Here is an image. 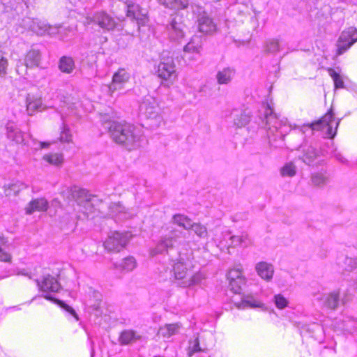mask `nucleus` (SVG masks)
<instances>
[{
	"label": "nucleus",
	"instance_id": "nucleus-39",
	"mask_svg": "<svg viewBox=\"0 0 357 357\" xmlns=\"http://www.w3.org/2000/svg\"><path fill=\"white\" fill-rule=\"evenodd\" d=\"M280 50V43L276 39H272L266 43V51L269 53H275Z\"/></svg>",
	"mask_w": 357,
	"mask_h": 357
},
{
	"label": "nucleus",
	"instance_id": "nucleus-30",
	"mask_svg": "<svg viewBox=\"0 0 357 357\" xmlns=\"http://www.w3.org/2000/svg\"><path fill=\"white\" fill-rule=\"evenodd\" d=\"M174 221L178 225L189 229L192 227V220L187 216L181 214H176L173 216Z\"/></svg>",
	"mask_w": 357,
	"mask_h": 357
},
{
	"label": "nucleus",
	"instance_id": "nucleus-5",
	"mask_svg": "<svg viewBox=\"0 0 357 357\" xmlns=\"http://www.w3.org/2000/svg\"><path fill=\"white\" fill-rule=\"evenodd\" d=\"M357 42V29L350 26L343 30L337 41L336 55L345 53L354 43Z\"/></svg>",
	"mask_w": 357,
	"mask_h": 357
},
{
	"label": "nucleus",
	"instance_id": "nucleus-45",
	"mask_svg": "<svg viewBox=\"0 0 357 357\" xmlns=\"http://www.w3.org/2000/svg\"><path fill=\"white\" fill-rule=\"evenodd\" d=\"M11 255L0 248V261L3 262H10Z\"/></svg>",
	"mask_w": 357,
	"mask_h": 357
},
{
	"label": "nucleus",
	"instance_id": "nucleus-38",
	"mask_svg": "<svg viewBox=\"0 0 357 357\" xmlns=\"http://www.w3.org/2000/svg\"><path fill=\"white\" fill-rule=\"evenodd\" d=\"M274 301L275 306L280 310L285 308L289 303L288 300L282 294L275 295Z\"/></svg>",
	"mask_w": 357,
	"mask_h": 357
},
{
	"label": "nucleus",
	"instance_id": "nucleus-4",
	"mask_svg": "<svg viewBox=\"0 0 357 357\" xmlns=\"http://www.w3.org/2000/svg\"><path fill=\"white\" fill-rule=\"evenodd\" d=\"M155 74L160 80L161 84L165 86L173 84L178 77L173 57H162L155 68Z\"/></svg>",
	"mask_w": 357,
	"mask_h": 357
},
{
	"label": "nucleus",
	"instance_id": "nucleus-29",
	"mask_svg": "<svg viewBox=\"0 0 357 357\" xmlns=\"http://www.w3.org/2000/svg\"><path fill=\"white\" fill-rule=\"evenodd\" d=\"M311 180L314 185L321 187L326 183L328 177L326 172H315L312 174Z\"/></svg>",
	"mask_w": 357,
	"mask_h": 357
},
{
	"label": "nucleus",
	"instance_id": "nucleus-8",
	"mask_svg": "<svg viewBox=\"0 0 357 357\" xmlns=\"http://www.w3.org/2000/svg\"><path fill=\"white\" fill-rule=\"evenodd\" d=\"M130 74L124 68H120L112 76L111 83L109 84V91L112 95L116 91L121 89L129 82Z\"/></svg>",
	"mask_w": 357,
	"mask_h": 357
},
{
	"label": "nucleus",
	"instance_id": "nucleus-21",
	"mask_svg": "<svg viewBox=\"0 0 357 357\" xmlns=\"http://www.w3.org/2000/svg\"><path fill=\"white\" fill-rule=\"evenodd\" d=\"M181 327V324L179 323L167 324L159 328L158 334L164 337H169L177 333Z\"/></svg>",
	"mask_w": 357,
	"mask_h": 357
},
{
	"label": "nucleus",
	"instance_id": "nucleus-10",
	"mask_svg": "<svg viewBox=\"0 0 357 357\" xmlns=\"http://www.w3.org/2000/svg\"><path fill=\"white\" fill-rule=\"evenodd\" d=\"M89 20V22H94L102 29L109 31L116 26L115 20L107 13L103 10L98 11Z\"/></svg>",
	"mask_w": 357,
	"mask_h": 357
},
{
	"label": "nucleus",
	"instance_id": "nucleus-46",
	"mask_svg": "<svg viewBox=\"0 0 357 357\" xmlns=\"http://www.w3.org/2000/svg\"><path fill=\"white\" fill-rule=\"evenodd\" d=\"M273 109L270 106V105L266 104L265 106V112L264 115L266 118H268L269 116H271L273 114Z\"/></svg>",
	"mask_w": 357,
	"mask_h": 357
},
{
	"label": "nucleus",
	"instance_id": "nucleus-1",
	"mask_svg": "<svg viewBox=\"0 0 357 357\" xmlns=\"http://www.w3.org/2000/svg\"><path fill=\"white\" fill-rule=\"evenodd\" d=\"M108 132L113 141L129 151L140 147L141 135L136 126L126 121L111 123Z\"/></svg>",
	"mask_w": 357,
	"mask_h": 357
},
{
	"label": "nucleus",
	"instance_id": "nucleus-12",
	"mask_svg": "<svg viewBox=\"0 0 357 357\" xmlns=\"http://www.w3.org/2000/svg\"><path fill=\"white\" fill-rule=\"evenodd\" d=\"M142 113L147 119H155L160 115L158 103L153 98L146 99L140 106Z\"/></svg>",
	"mask_w": 357,
	"mask_h": 357
},
{
	"label": "nucleus",
	"instance_id": "nucleus-42",
	"mask_svg": "<svg viewBox=\"0 0 357 357\" xmlns=\"http://www.w3.org/2000/svg\"><path fill=\"white\" fill-rule=\"evenodd\" d=\"M247 238V236L243 235H235L231 236V246L237 247L241 245L245 240Z\"/></svg>",
	"mask_w": 357,
	"mask_h": 357
},
{
	"label": "nucleus",
	"instance_id": "nucleus-28",
	"mask_svg": "<svg viewBox=\"0 0 357 357\" xmlns=\"http://www.w3.org/2000/svg\"><path fill=\"white\" fill-rule=\"evenodd\" d=\"M137 266V262L133 257H127L124 258L119 264L118 267L123 271H131Z\"/></svg>",
	"mask_w": 357,
	"mask_h": 357
},
{
	"label": "nucleus",
	"instance_id": "nucleus-2",
	"mask_svg": "<svg viewBox=\"0 0 357 357\" xmlns=\"http://www.w3.org/2000/svg\"><path fill=\"white\" fill-rule=\"evenodd\" d=\"M174 280L178 285L188 287L196 284L199 278L194 271V265L191 260L179 258L172 266V270Z\"/></svg>",
	"mask_w": 357,
	"mask_h": 357
},
{
	"label": "nucleus",
	"instance_id": "nucleus-11",
	"mask_svg": "<svg viewBox=\"0 0 357 357\" xmlns=\"http://www.w3.org/2000/svg\"><path fill=\"white\" fill-rule=\"evenodd\" d=\"M197 31L205 36H211L218 31L217 24L208 15H202L197 20Z\"/></svg>",
	"mask_w": 357,
	"mask_h": 357
},
{
	"label": "nucleus",
	"instance_id": "nucleus-31",
	"mask_svg": "<svg viewBox=\"0 0 357 357\" xmlns=\"http://www.w3.org/2000/svg\"><path fill=\"white\" fill-rule=\"evenodd\" d=\"M233 70L229 68L219 71L217 79L219 84H227L231 79Z\"/></svg>",
	"mask_w": 357,
	"mask_h": 357
},
{
	"label": "nucleus",
	"instance_id": "nucleus-20",
	"mask_svg": "<svg viewBox=\"0 0 357 357\" xmlns=\"http://www.w3.org/2000/svg\"><path fill=\"white\" fill-rule=\"evenodd\" d=\"M340 296V293L338 290L330 292L324 298V306L330 310H335L339 304Z\"/></svg>",
	"mask_w": 357,
	"mask_h": 357
},
{
	"label": "nucleus",
	"instance_id": "nucleus-37",
	"mask_svg": "<svg viewBox=\"0 0 357 357\" xmlns=\"http://www.w3.org/2000/svg\"><path fill=\"white\" fill-rule=\"evenodd\" d=\"M317 153L313 148L307 149L303 155V160L307 164L312 163L317 157Z\"/></svg>",
	"mask_w": 357,
	"mask_h": 357
},
{
	"label": "nucleus",
	"instance_id": "nucleus-33",
	"mask_svg": "<svg viewBox=\"0 0 357 357\" xmlns=\"http://www.w3.org/2000/svg\"><path fill=\"white\" fill-rule=\"evenodd\" d=\"M8 138L16 144H22L24 142L23 132L20 130H11L8 132Z\"/></svg>",
	"mask_w": 357,
	"mask_h": 357
},
{
	"label": "nucleus",
	"instance_id": "nucleus-19",
	"mask_svg": "<svg viewBox=\"0 0 357 357\" xmlns=\"http://www.w3.org/2000/svg\"><path fill=\"white\" fill-rule=\"evenodd\" d=\"M59 69L64 73L70 74L73 73L75 68V63L73 57L69 56H62L59 61Z\"/></svg>",
	"mask_w": 357,
	"mask_h": 357
},
{
	"label": "nucleus",
	"instance_id": "nucleus-35",
	"mask_svg": "<svg viewBox=\"0 0 357 357\" xmlns=\"http://www.w3.org/2000/svg\"><path fill=\"white\" fill-rule=\"evenodd\" d=\"M280 173L282 176L292 177L296 173V169L293 162L285 164L280 169Z\"/></svg>",
	"mask_w": 357,
	"mask_h": 357
},
{
	"label": "nucleus",
	"instance_id": "nucleus-14",
	"mask_svg": "<svg viewBox=\"0 0 357 357\" xmlns=\"http://www.w3.org/2000/svg\"><path fill=\"white\" fill-rule=\"evenodd\" d=\"M41 53L40 50L31 49L24 55V62L26 68H34L40 66Z\"/></svg>",
	"mask_w": 357,
	"mask_h": 357
},
{
	"label": "nucleus",
	"instance_id": "nucleus-3",
	"mask_svg": "<svg viewBox=\"0 0 357 357\" xmlns=\"http://www.w3.org/2000/svg\"><path fill=\"white\" fill-rule=\"evenodd\" d=\"M339 121L335 118L333 107H331L319 119L306 124L312 130L321 131L325 137L333 139L337 133Z\"/></svg>",
	"mask_w": 357,
	"mask_h": 357
},
{
	"label": "nucleus",
	"instance_id": "nucleus-40",
	"mask_svg": "<svg viewBox=\"0 0 357 357\" xmlns=\"http://www.w3.org/2000/svg\"><path fill=\"white\" fill-rule=\"evenodd\" d=\"M190 229H192L195 233L199 237H205L207 236L206 228L199 224H192Z\"/></svg>",
	"mask_w": 357,
	"mask_h": 357
},
{
	"label": "nucleus",
	"instance_id": "nucleus-27",
	"mask_svg": "<svg viewBox=\"0 0 357 357\" xmlns=\"http://www.w3.org/2000/svg\"><path fill=\"white\" fill-rule=\"evenodd\" d=\"M44 298L48 301H52L54 303L57 304L61 308H63L64 310H66V312L70 313L71 315H73L76 319H78V316H77L76 312L75 311V310L70 305L65 303L63 301H62L58 298H54L50 295H45Z\"/></svg>",
	"mask_w": 357,
	"mask_h": 357
},
{
	"label": "nucleus",
	"instance_id": "nucleus-36",
	"mask_svg": "<svg viewBox=\"0 0 357 357\" xmlns=\"http://www.w3.org/2000/svg\"><path fill=\"white\" fill-rule=\"evenodd\" d=\"M250 120V115L243 112L234 119V123L239 128L246 126Z\"/></svg>",
	"mask_w": 357,
	"mask_h": 357
},
{
	"label": "nucleus",
	"instance_id": "nucleus-7",
	"mask_svg": "<svg viewBox=\"0 0 357 357\" xmlns=\"http://www.w3.org/2000/svg\"><path fill=\"white\" fill-rule=\"evenodd\" d=\"M227 280L231 290L235 294L239 293L246 282V279L243 275L241 268H231L227 273Z\"/></svg>",
	"mask_w": 357,
	"mask_h": 357
},
{
	"label": "nucleus",
	"instance_id": "nucleus-47",
	"mask_svg": "<svg viewBox=\"0 0 357 357\" xmlns=\"http://www.w3.org/2000/svg\"><path fill=\"white\" fill-rule=\"evenodd\" d=\"M40 146L41 149H45L50 146V143L45 142H40Z\"/></svg>",
	"mask_w": 357,
	"mask_h": 357
},
{
	"label": "nucleus",
	"instance_id": "nucleus-9",
	"mask_svg": "<svg viewBox=\"0 0 357 357\" xmlns=\"http://www.w3.org/2000/svg\"><path fill=\"white\" fill-rule=\"evenodd\" d=\"M126 16L135 20L139 25H144L148 22V16L145 12L138 4L132 1H128L126 2Z\"/></svg>",
	"mask_w": 357,
	"mask_h": 357
},
{
	"label": "nucleus",
	"instance_id": "nucleus-24",
	"mask_svg": "<svg viewBox=\"0 0 357 357\" xmlns=\"http://www.w3.org/2000/svg\"><path fill=\"white\" fill-rule=\"evenodd\" d=\"M27 186L23 183H12L3 186L6 196L16 195L21 190L26 189Z\"/></svg>",
	"mask_w": 357,
	"mask_h": 357
},
{
	"label": "nucleus",
	"instance_id": "nucleus-17",
	"mask_svg": "<svg viewBox=\"0 0 357 357\" xmlns=\"http://www.w3.org/2000/svg\"><path fill=\"white\" fill-rule=\"evenodd\" d=\"M256 271L261 278L266 280H270L274 273L273 265L265 261H261L257 264Z\"/></svg>",
	"mask_w": 357,
	"mask_h": 357
},
{
	"label": "nucleus",
	"instance_id": "nucleus-15",
	"mask_svg": "<svg viewBox=\"0 0 357 357\" xmlns=\"http://www.w3.org/2000/svg\"><path fill=\"white\" fill-rule=\"evenodd\" d=\"M41 291L49 292H56L60 289V284L57 279L48 275L38 282Z\"/></svg>",
	"mask_w": 357,
	"mask_h": 357
},
{
	"label": "nucleus",
	"instance_id": "nucleus-34",
	"mask_svg": "<svg viewBox=\"0 0 357 357\" xmlns=\"http://www.w3.org/2000/svg\"><path fill=\"white\" fill-rule=\"evenodd\" d=\"M328 72L334 82L335 89H341L344 87V82L338 73L330 68Z\"/></svg>",
	"mask_w": 357,
	"mask_h": 357
},
{
	"label": "nucleus",
	"instance_id": "nucleus-13",
	"mask_svg": "<svg viewBox=\"0 0 357 357\" xmlns=\"http://www.w3.org/2000/svg\"><path fill=\"white\" fill-rule=\"evenodd\" d=\"M142 339V335L133 329L123 330L119 336V342L122 345L133 344Z\"/></svg>",
	"mask_w": 357,
	"mask_h": 357
},
{
	"label": "nucleus",
	"instance_id": "nucleus-22",
	"mask_svg": "<svg viewBox=\"0 0 357 357\" xmlns=\"http://www.w3.org/2000/svg\"><path fill=\"white\" fill-rule=\"evenodd\" d=\"M166 8L179 10L185 9L189 6V0H158Z\"/></svg>",
	"mask_w": 357,
	"mask_h": 357
},
{
	"label": "nucleus",
	"instance_id": "nucleus-41",
	"mask_svg": "<svg viewBox=\"0 0 357 357\" xmlns=\"http://www.w3.org/2000/svg\"><path fill=\"white\" fill-rule=\"evenodd\" d=\"M241 305L243 307H262V303L256 300H250L248 298L247 299H243L241 301Z\"/></svg>",
	"mask_w": 357,
	"mask_h": 357
},
{
	"label": "nucleus",
	"instance_id": "nucleus-23",
	"mask_svg": "<svg viewBox=\"0 0 357 357\" xmlns=\"http://www.w3.org/2000/svg\"><path fill=\"white\" fill-rule=\"evenodd\" d=\"M198 38H192L184 47V52L185 54H199L201 52L202 45L200 40Z\"/></svg>",
	"mask_w": 357,
	"mask_h": 357
},
{
	"label": "nucleus",
	"instance_id": "nucleus-32",
	"mask_svg": "<svg viewBox=\"0 0 357 357\" xmlns=\"http://www.w3.org/2000/svg\"><path fill=\"white\" fill-rule=\"evenodd\" d=\"M59 140L61 142H63V143H73V135L70 132V130L65 124H63L61 128L60 135H59Z\"/></svg>",
	"mask_w": 357,
	"mask_h": 357
},
{
	"label": "nucleus",
	"instance_id": "nucleus-6",
	"mask_svg": "<svg viewBox=\"0 0 357 357\" xmlns=\"http://www.w3.org/2000/svg\"><path fill=\"white\" fill-rule=\"evenodd\" d=\"M130 240L127 232H112L104 242V247L109 252H118L124 249Z\"/></svg>",
	"mask_w": 357,
	"mask_h": 357
},
{
	"label": "nucleus",
	"instance_id": "nucleus-26",
	"mask_svg": "<svg viewBox=\"0 0 357 357\" xmlns=\"http://www.w3.org/2000/svg\"><path fill=\"white\" fill-rule=\"evenodd\" d=\"M43 159L50 165L59 166L63 163V155L61 153H51L45 154Z\"/></svg>",
	"mask_w": 357,
	"mask_h": 357
},
{
	"label": "nucleus",
	"instance_id": "nucleus-18",
	"mask_svg": "<svg viewBox=\"0 0 357 357\" xmlns=\"http://www.w3.org/2000/svg\"><path fill=\"white\" fill-rule=\"evenodd\" d=\"M171 26L175 34L178 37H183L185 35V29L186 24L183 17L178 14L172 19L171 22Z\"/></svg>",
	"mask_w": 357,
	"mask_h": 357
},
{
	"label": "nucleus",
	"instance_id": "nucleus-43",
	"mask_svg": "<svg viewBox=\"0 0 357 357\" xmlns=\"http://www.w3.org/2000/svg\"><path fill=\"white\" fill-rule=\"evenodd\" d=\"M202 349L199 346V340L197 337L193 341V345L189 347L188 348V355L189 356H192L195 353L202 351Z\"/></svg>",
	"mask_w": 357,
	"mask_h": 357
},
{
	"label": "nucleus",
	"instance_id": "nucleus-25",
	"mask_svg": "<svg viewBox=\"0 0 357 357\" xmlns=\"http://www.w3.org/2000/svg\"><path fill=\"white\" fill-rule=\"evenodd\" d=\"M43 109V103L40 98H29L28 99L26 109L30 115L33 114Z\"/></svg>",
	"mask_w": 357,
	"mask_h": 357
},
{
	"label": "nucleus",
	"instance_id": "nucleus-44",
	"mask_svg": "<svg viewBox=\"0 0 357 357\" xmlns=\"http://www.w3.org/2000/svg\"><path fill=\"white\" fill-rule=\"evenodd\" d=\"M8 63V59L2 54H0V75L6 74Z\"/></svg>",
	"mask_w": 357,
	"mask_h": 357
},
{
	"label": "nucleus",
	"instance_id": "nucleus-16",
	"mask_svg": "<svg viewBox=\"0 0 357 357\" xmlns=\"http://www.w3.org/2000/svg\"><path fill=\"white\" fill-rule=\"evenodd\" d=\"M47 208V201L45 198H37L31 200L25 210L27 214H31L36 211H46Z\"/></svg>",
	"mask_w": 357,
	"mask_h": 357
}]
</instances>
